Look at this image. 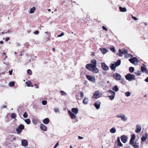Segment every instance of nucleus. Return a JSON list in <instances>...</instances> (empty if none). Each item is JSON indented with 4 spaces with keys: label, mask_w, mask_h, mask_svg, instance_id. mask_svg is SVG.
Listing matches in <instances>:
<instances>
[{
    "label": "nucleus",
    "mask_w": 148,
    "mask_h": 148,
    "mask_svg": "<svg viewBox=\"0 0 148 148\" xmlns=\"http://www.w3.org/2000/svg\"><path fill=\"white\" fill-rule=\"evenodd\" d=\"M110 50L112 52H115L116 50L115 48L114 47H110Z\"/></svg>",
    "instance_id": "obj_45"
},
{
    "label": "nucleus",
    "mask_w": 148,
    "mask_h": 148,
    "mask_svg": "<svg viewBox=\"0 0 148 148\" xmlns=\"http://www.w3.org/2000/svg\"><path fill=\"white\" fill-rule=\"evenodd\" d=\"M100 49L102 52V53L103 54H105L108 51V50L104 48H100Z\"/></svg>",
    "instance_id": "obj_21"
},
{
    "label": "nucleus",
    "mask_w": 148,
    "mask_h": 148,
    "mask_svg": "<svg viewBox=\"0 0 148 148\" xmlns=\"http://www.w3.org/2000/svg\"><path fill=\"white\" fill-rule=\"evenodd\" d=\"M80 97L81 98H83L84 97V93L82 92L81 91L80 92Z\"/></svg>",
    "instance_id": "obj_46"
},
{
    "label": "nucleus",
    "mask_w": 148,
    "mask_h": 148,
    "mask_svg": "<svg viewBox=\"0 0 148 148\" xmlns=\"http://www.w3.org/2000/svg\"><path fill=\"white\" fill-rule=\"evenodd\" d=\"M7 108V106L6 105H3L1 107V108Z\"/></svg>",
    "instance_id": "obj_57"
},
{
    "label": "nucleus",
    "mask_w": 148,
    "mask_h": 148,
    "mask_svg": "<svg viewBox=\"0 0 148 148\" xmlns=\"http://www.w3.org/2000/svg\"><path fill=\"white\" fill-rule=\"evenodd\" d=\"M24 126L22 125H20L16 129V131L18 134H20L22 131V130L24 129Z\"/></svg>",
    "instance_id": "obj_7"
},
{
    "label": "nucleus",
    "mask_w": 148,
    "mask_h": 148,
    "mask_svg": "<svg viewBox=\"0 0 148 148\" xmlns=\"http://www.w3.org/2000/svg\"><path fill=\"white\" fill-rule=\"evenodd\" d=\"M110 131L112 133H114L116 131V128L115 127H113L110 130Z\"/></svg>",
    "instance_id": "obj_28"
},
{
    "label": "nucleus",
    "mask_w": 148,
    "mask_h": 148,
    "mask_svg": "<svg viewBox=\"0 0 148 148\" xmlns=\"http://www.w3.org/2000/svg\"><path fill=\"white\" fill-rule=\"evenodd\" d=\"M102 93L99 90L95 92L93 96V98L97 99L101 97L102 95Z\"/></svg>",
    "instance_id": "obj_3"
},
{
    "label": "nucleus",
    "mask_w": 148,
    "mask_h": 148,
    "mask_svg": "<svg viewBox=\"0 0 148 148\" xmlns=\"http://www.w3.org/2000/svg\"><path fill=\"white\" fill-rule=\"evenodd\" d=\"M116 66L114 64H111V66H110V67L111 69L112 70H113L114 71H115Z\"/></svg>",
    "instance_id": "obj_20"
},
{
    "label": "nucleus",
    "mask_w": 148,
    "mask_h": 148,
    "mask_svg": "<svg viewBox=\"0 0 148 148\" xmlns=\"http://www.w3.org/2000/svg\"><path fill=\"white\" fill-rule=\"evenodd\" d=\"M101 104V102L100 101H97L95 102L94 104V106L97 109H98L100 108Z\"/></svg>",
    "instance_id": "obj_12"
},
{
    "label": "nucleus",
    "mask_w": 148,
    "mask_h": 148,
    "mask_svg": "<svg viewBox=\"0 0 148 148\" xmlns=\"http://www.w3.org/2000/svg\"><path fill=\"white\" fill-rule=\"evenodd\" d=\"M119 53H120L119 54V56H120L122 57L123 56V54H126L127 53V50H121L119 49Z\"/></svg>",
    "instance_id": "obj_8"
},
{
    "label": "nucleus",
    "mask_w": 148,
    "mask_h": 148,
    "mask_svg": "<svg viewBox=\"0 0 148 148\" xmlns=\"http://www.w3.org/2000/svg\"><path fill=\"white\" fill-rule=\"evenodd\" d=\"M16 116V114L14 113H12L11 115V117L12 119H15Z\"/></svg>",
    "instance_id": "obj_33"
},
{
    "label": "nucleus",
    "mask_w": 148,
    "mask_h": 148,
    "mask_svg": "<svg viewBox=\"0 0 148 148\" xmlns=\"http://www.w3.org/2000/svg\"><path fill=\"white\" fill-rule=\"evenodd\" d=\"M26 84L27 85V86L29 87L31 86L32 83L30 81H28L27 82H26Z\"/></svg>",
    "instance_id": "obj_32"
},
{
    "label": "nucleus",
    "mask_w": 148,
    "mask_h": 148,
    "mask_svg": "<svg viewBox=\"0 0 148 148\" xmlns=\"http://www.w3.org/2000/svg\"><path fill=\"white\" fill-rule=\"evenodd\" d=\"M39 33V32L38 31H36L34 32V34H38Z\"/></svg>",
    "instance_id": "obj_55"
},
{
    "label": "nucleus",
    "mask_w": 148,
    "mask_h": 148,
    "mask_svg": "<svg viewBox=\"0 0 148 148\" xmlns=\"http://www.w3.org/2000/svg\"><path fill=\"white\" fill-rule=\"evenodd\" d=\"M132 18L135 20H137L138 19L136 17L133 16L132 15Z\"/></svg>",
    "instance_id": "obj_56"
},
{
    "label": "nucleus",
    "mask_w": 148,
    "mask_h": 148,
    "mask_svg": "<svg viewBox=\"0 0 148 148\" xmlns=\"http://www.w3.org/2000/svg\"><path fill=\"white\" fill-rule=\"evenodd\" d=\"M148 136V134L146 133L145 134V136H143L141 138L142 141H145L146 140Z\"/></svg>",
    "instance_id": "obj_19"
},
{
    "label": "nucleus",
    "mask_w": 148,
    "mask_h": 148,
    "mask_svg": "<svg viewBox=\"0 0 148 148\" xmlns=\"http://www.w3.org/2000/svg\"><path fill=\"white\" fill-rule=\"evenodd\" d=\"M91 64H88L87 65H88L92 67L93 66H96L97 62L96 60L95 59L92 60L91 62Z\"/></svg>",
    "instance_id": "obj_11"
},
{
    "label": "nucleus",
    "mask_w": 148,
    "mask_h": 148,
    "mask_svg": "<svg viewBox=\"0 0 148 148\" xmlns=\"http://www.w3.org/2000/svg\"><path fill=\"white\" fill-rule=\"evenodd\" d=\"M21 145L24 147H26L28 144L27 141L26 140H21Z\"/></svg>",
    "instance_id": "obj_15"
},
{
    "label": "nucleus",
    "mask_w": 148,
    "mask_h": 148,
    "mask_svg": "<svg viewBox=\"0 0 148 148\" xmlns=\"http://www.w3.org/2000/svg\"><path fill=\"white\" fill-rule=\"evenodd\" d=\"M88 98L85 97L83 99L82 103L84 104H88Z\"/></svg>",
    "instance_id": "obj_22"
},
{
    "label": "nucleus",
    "mask_w": 148,
    "mask_h": 148,
    "mask_svg": "<svg viewBox=\"0 0 148 148\" xmlns=\"http://www.w3.org/2000/svg\"><path fill=\"white\" fill-rule=\"evenodd\" d=\"M15 82H10L9 84V85L10 87H13L14 86Z\"/></svg>",
    "instance_id": "obj_36"
},
{
    "label": "nucleus",
    "mask_w": 148,
    "mask_h": 148,
    "mask_svg": "<svg viewBox=\"0 0 148 148\" xmlns=\"http://www.w3.org/2000/svg\"><path fill=\"white\" fill-rule=\"evenodd\" d=\"M33 123L35 125H36L37 123L36 120L35 119H33L32 120Z\"/></svg>",
    "instance_id": "obj_44"
},
{
    "label": "nucleus",
    "mask_w": 148,
    "mask_h": 148,
    "mask_svg": "<svg viewBox=\"0 0 148 148\" xmlns=\"http://www.w3.org/2000/svg\"><path fill=\"white\" fill-rule=\"evenodd\" d=\"M134 68L132 67H130L129 68V70L130 72L132 73L134 71Z\"/></svg>",
    "instance_id": "obj_37"
},
{
    "label": "nucleus",
    "mask_w": 148,
    "mask_h": 148,
    "mask_svg": "<svg viewBox=\"0 0 148 148\" xmlns=\"http://www.w3.org/2000/svg\"><path fill=\"white\" fill-rule=\"evenodd\" d=\"M119 9L120 10V11L121 12H125L127 11L126 9L125 8H122L120 6L119 7Z\"/></svg>",
    "instance_id": "obj_24"
},
{
    "label": "nucleus",
    "mask_w": 148,
    "mask_h": 148,
    "mask_svg": "<svg viewBox=\"0 0 148 148\" xmlns=\"http://www.w3.org/2000/svg\"><path fill=\"white\" fill-rule=\"evenodd\" d=\"M36 10V8L34 7H33L32 8H31L29 13L30 14L33 13L34 12V11Z\"/></svg>",
    "instance_id": "obj_29"
},
{
    "label": "nucleus",
    "mask_w": 148,
    "mask_h": 148,
    "mask_svg": "<svg viewBox=\"0 0 148 148\" xmlns=\"http://www.w3.org/2000/svg\"><path fill=\"white\" fill-rule=\"evenodd\" d=\"M78 138L79 139H82L83 138V137H82L80 136H78Z\"/></svg>",
    "instance_id": "obj_64"
},
{
    "label": "nucleus",
    "mask_w": 148,
    "mask_h": 148,
    "mask_svg": "<svg viewBox=\"0 0 148 148\" xmlns=\"http://www.w3.org/2000/svg\"><path fill=\"white\" fill-rule=\"evenodd\" d=\"M12 71H9V73L10 75H12Z\"/></svg>",
    "instance_id": "obj_58"
},
{
    "label": "nucleus",
    "mask_w": 148,
    "mask_h": 148,
    "mask_svg": "<svg viewBox=\"0 0 148 148\" xmlns=\"http://www.w3.org/2000/svg\"><path fill=\"white\" fill-rule=\"evenodd\" d=\"M117 142H118V143L121 142H120V138H118H118Z\"/></svg>",
    "instance_id": "obj_60"
},
{
    "label": "nucleus",
    "mask_w": 148,
    "mask_h": 148,
    "mask_svg": "<svg viewBox=\"0 0 148 148\" xmlns=\"http://www.w3.org/2000/svg\"><path fill=\"white\" fill-rule=\"evenodd\" d=\"M129 56H130V57H133V55H132L127 54L125 56V57L126 58L128 57Z\"/></svg>",
    "instance_id": "obj_49"
},
{
    "label": "nucleus",
    "mask_w": 148,
    "mask_h": 148,
    "mask_svg": "<svg viewBox=\"0 0 148 148\" xmlns=\"http://www.w3.org/2000/svg\"><path fill=\"white\" fill-rule=\"evenodd\" d=\"M16 45L17 46H18L20 45V44L18 42H16Z\"/></svg>",
    "instance_id": "obj_62"
},
{
    "label": "nucleus",
    "mask_w": 148,
    "mask_h": 148,
    "mask_svg": "<svg viewBox=\"0 0 148 148\" xmlns=\"http://www.w3.org/2000/svg\"><path fill=\"white\" fill-rule=\"evenodd\" d=\"M25 122L27 124H29L30 123V120L29 119H27L25 120Z\"/></svg>",
    "instance_id": "obj_35"
},
{
    "label": "nucleus",
    "mask_w": 148,
    "mask_h": 148,
    "mask_svg": "<svg viewBox=\"0 0 148 148\" xmlns=\"http://www.w3.org/2000/svg\"><path fill=\"white\" fill-rule=\"evenodd\" d=\"M102 68L104 70L107 71L109 69V67L104 63H101V64Z\"/></svg>",
    "instance_id": "obj_10"
},
{
    "label": "nucleus",
    "mask_w": 148,
    "mask_h": 148,
    "mask_svg": "<svg viewBox=\"0 0 148 148\" xmlns=\"http://www.w3.org/2000/svg\"><path fill=\"white\" fill-rule=\"evenodd\" d=\"M113 77L114 79L119 81L121 79V75L118 73H115L113 75Z\"/></svg>",
    "instance_id": "obj_4"
},
{
    "label": "nucleus",
    "mask_w": 148,
    "mask_h": 148,
    "mask_svg": "<svg viewBox=\"0 0 148 148\" xmlns=\"http://www.w3.org/2000/svg\"><path fill=\"white\" fill-rule=\"evenodd\" d=\"M64 32H62L60 34L58 35V37H60L63 36H64Z\"/></svg>",
    "instance_id": "obj_50"
},
{
    "label": "nucleus",
    "mask_w": 148,
    "mask_h": 148,
    "mask_svg": "<svg viewBox=\"0 0 148 148\" xmlns=\"http://www.w3.org/2000/svg\"><path fill=\"white\" fill-rule=\"evenodd\" d=\"M54 110L56 113L60 112V111L58 108H54Z\"/></svg>",
    "instance_id": "obj_39"
},
{
    "label": "nucleus",
    "mask_w": 148,
    "mask_h": 148,
    "mask_svg": "<svg viewBox=\"0 0 148 148\" xmlns=\"http://www.w3.org/2000/svg\"><path fill=\"white\" fill-rule=\"evenodd\" d=\"M121 141L123 143H125L127 142V138L125 135L122 136L121 137Z\"/></svg>",
    "instance_id": "obj_16"
},
{
    "label": "nucleus",
    "mask_w": 148,
    "mask_h": 148,
    "mask_svg": "<svg viewBox=\"0 0 148 148\" xmlns=\"http://www.w3.org/2000/svg\"><path fill=\"white\" fill-rule=\"evenodd\" d=\"M108 97H109L110 99L111 100H113L114 99V95H110L108 96Z\"/></svg>",
    "instance_id": "obj_40"
},
{
    "label": "nucleus",
    "mask_w": 148,
    "mask_h": 148,
    "mask_svg": "<svg viewBox=\"0 0 148 148\" xmlns=\"http://www.w3.org/2000/svg\"><path fill=\"white\" fill-rule=\"evenodd\" d=\"M145 81L146 82H148V77L145 79Z\"/></svg>",
    "instance_id": "obj_59"
},
{
    "label": "nucleus",
    "mask_w": 148,
    "mask_h": 148,
    "mask_svg": "<svg viewBox=\"0 0 148 148\" xmlns=\"http://www.w3.org/2000/svg\"><path fill=\"white\" fill-rule=\"evenodd\" d=\"M68 113L69 114L70 116L72 119H74L76 118V114L73 113L70 110L68 111Z\"/></svg>",
    "instance_id": "obj_9"
},
{
    "label": "nucleus",
    "mask_w": 148,
    "mask_h": 148,
    "mask_svg": "<svg viewBox=\"0 0 148 148\" xmlns=\"http://www.w3.org/2000/svg\"><path fill=\"white\" fill-rule=\"evenodd\" d=\"M121 64V61L120 60H118L115 63V64L116 66H119Z\"/></svg>",
    "instance_id": "obj_27"
},
{
    "label": "nucleus",
    "mask_w": 148,
    "mask_h": 148,
    "mask_svg": "<svg viewBox=\"0 0 148 148\" xmlns=\"http://www.w3.org/2000/svg\"><path fill=\"white\" fill-rule=\"evenodd\" d=\"M96 66H90L88 65H86V68L90 71H91L94 73H98L99 70L96 67Z\"/></svg>",
    "instance_id": "obj_1"
},
{
    "label": "nucleus",
    "mask_w": 148,
    "mask_h": 148,
    "mask_svg": "<svg viewBox=\"0 0 148 148\" xmlns=\"http://www.w3.org/2000/svg\"><path fill=\"white\" fill-rule=\"evenodd\" d=\"M40 127L42 130L44 131H46L47 130V127L43 124H41L40 125Z\"/></svg>",
    "instance_id": "obj_17"
},
{
    "label": "nucleus",
    "mask_w": 148,
    "mask_h": 148,
    "mask_svg": "<svg viewBox=\"0 0 148 148\" xmlns=\"http://www.w3.org/2000/svg\"><path fill=\"white\" fill-rule=\"evenodd\" d=\"M49 122V120L48 118H46L44 119L43 121V123L46 124H48Z\"/></svg>",
    "instance_id": "obj_23"
},
{
    "label": "nucleus",
    "mask_w": 148,
    "mask_h": 148,
    "mask_svg": "<svg viewBox=\"0 0 148 148\" xmlns=\"http://www.w3.org/2000/svg\"><path fill=\"white\" fill-rule=\"evenodd\" d=\"M34 86H36V88H39L38 86L36 84H34Z\"/></svg>",
    "instance_id": "obj_61"
},
{
    "label": "nucleus",
    "mask_w": 148,
    "mask_h": 148,
    "mask_svg": "<svg viewBox=\"0 0 148 148\" xmlns=\"http://www.w3.org/2000/svg\"><path fill=\"white\" fill-rule=\"evenodd\" d=\"M123 115V114H118L116 116V117L118 118H120L121 119V118L122 117V115Z\"/></svg>",
    "instance_id": "obj_43"
},
{
    "label": "nucleus",
    "mask_w": 148,
    "mask_h": 148,
    "mask_svg": "<svg viewBox=\"0 0 148 148\" xmlns=\"http://www.w3.org/2000/svg\"><path fill=\"white\" fill-rule=\"evenodd\" d=\"M47 102L46 101L43 100L42 101V104L43 105H45L47 104Z\"/></svg>",
    "instance_id": "obj_48"
},
{
    "label": "nucleus",
    "mask_w": 148,
    "mask_h": 148,
    "mask_svg": "<svg viewBox=\"0 0 148 148\" xmlns=\"http://www.w3.org/2000/svg\"><path fill=\"white\" fill-rule=\"evenodd\" d=\"M23 117L25 118H27L28 116V114L26 112H25L23 115Z\"/></svg>",
    "instance_id": "obj_41"
},
{
    "label": "nucleus",
    "mask_w": 148,
    "mask_h": 148,
    "mask_svg": "<svg viewBox=\"0 0 148 148\" xmlns=\"http://www.w3.org/2000/svg\"><path fill=\"white\" fill-rule=\"evenodd\" d=\"M118 145L119 147H122L123 146V145L120 142L118 143Z\"/></svg>",
    "instance_id": "obj_53"
},
{
    "label": "nucleus",
    "mask_w": 148,
    "mask_h": 148,
    "mask_svg": "<svg viewBox=\"0 0 148 148\" xmlns=\"http://www.w3.org/2000/svg\"><path fill=\"white\" fill-rule=\"evenodd\" d=\"M126 79L129 81H132L135 80V76L134 75L129 73L125 76Z\"/></svg>",
    "instance_id": "obj_2"
},
{
    "label": "nucleus",
    "mask_w": 148,
    "mask_h": 148,
    "mask_svg": "<svg viewBox=\"0 0 148 148\" xmlns=\"http://www.w3.org/2000/svg\"><path fill=\"white\" fill-rule=\"evenodd\" d=\"M136 74L138 75H140L141 74L140 73V71H137L136 73Z\"/></svg>",
    "instance_id": "obj_52"
},
{
    "label": "nucleus",
    "mask_w": 148,
    "mask_h": 148,
    "mask_svg": "<svg viewBox=\"0 0 148 148\" xmlns=\"http://www.w3.org/2000/svg\"><path fill=\"white\" fill-rule=\"evenodd\" d=\"M27 73L28 74L31 75L32 74V71L30 69H28L27 70Z\"/></svg>",
    "instance_id": "obj_47"
},
{
    "label": "nucleus",
    "mask_w": 148,
    "mask_h": 148,
    "mask_svg": "<svg viewBox=\"0 0 148 148\" xmlns=\"http://www.w3.org/2000/svg\"><path fill=\"white\" fill-rule=\"evenodd\" d=\"M102 28L103 30L106 31H108V29L104 26H102Z\"/></svg>",
    "instance_id": "obj_54"
},
{
    "label": "nucleus",
    "mask_w": 148,
    "mask_h": 148,
    "mask_svg": "<svg viewBox=\"0 0 148 148\" xmlns=\"http://www.w3.org/2000/svg\"><path fill=\"white\" fill-rule=\"evenodd\" d=\"M125 96L127 97H129L131 95V93L129 91H127L125 92Z\"/></svg>",
    "instance_id": "obj_34"
},
{
    "label": "nucleus",
    "mask_w": 148,
    "mask_h": 148,
    "mask_svg": "<svg viewBox=\"0 0 148 148\" xmlns=\"http://www.w3.org/2000/svg\"><path fill=\"white\" fill-rule=\"evenodd\" d=\"M121 119L123 121H125L127 120V118L125 115L123 114L121 118Z\"/></svg>",
    "instance_id": "obj_26"
},
{
    "label": "nucleus",
    "mask_w": 148,
    "mask_h": 148,
    "mask_svg": "<svg viewBox=\"0 0 148 148\" xmlns=\"http://www.w3.org/2000/svg\"><path fill=\"white\" fill-rule=\"evenodd\" d=\"M129 61L132 64L135 65H137L139 62V60L136 57L130 59L129 60Z\"/></svg>",
    "instance_id": "obj_5"
},
{
    "label": "nucleus",
    "mask_w": 148,
    "mask_h": 148,
    "mask_svg": "<svg viewBox=\"0 0 148 148\" xmlns=\"http://www.w3.org/2000/svg\"><path fill=\"white\" fill-rule=\"evenodd\" d=\"M135 136L134 134L132 135L131 138L130 140V143L131 145H132L134 143V141L135 139Z\"/></svg>",
    "instance_id": "obj_14"
},
{
    "label": "nucleus",
    "mask_w": 148,
    "mask_h": 148,
    "mask_svg": "<svg viewBox=\"0 0 148 148\" xmlns=\"http://www.w3.org/2000/svg\"><path fill=\"white\" fill-rule=\"evenodd\" d=\"M112 89L115 92L118 91L119 90V88L116 85L113 86L112 87Z\"/></svg>",
    "instance_id": "obj_25"
},
{
    "label": "nucleus",
    "mask_w": 148,
    "mask_h": 148,
    "mask_svg": "<svg viewBox=\"0 0 148 148\" xmlns=\"http://www.w3.org/2000/svg\"><path fill=\"white\" fill-rule=\"evenodd\" d=\"M141 130V127L140 124H137L136 125V129L135 132L137 133H139Z\"/></svg>",
    "instance_id": "obj_13"
},
{
    "label": "nucleus",
    "mask_w": 148,
    "mask_h": 148,
    "mask_svg": "<svg viewBox=\"0 0 148 148\" xmlns=\"http://www.w3.org/2000/svg\"><path fill=\"white\" fill-rule=\"evenodd\" d=\"M108 92H109L110 94L111 95L115 96V92L111 90H109L108 91Z\"/></svg>",
    "instance_id": "obj_30"
},
{
    "label": "nucleus",
    "mask_w": 148,
    "mask_h": 148,
    "mask_svg": "<svg viewBox=\"0 0 148 148\" xmlns=\"http://www.w3.org/2000/svg\"><path fill=\"white\" fill-rule=\"evenodd\" d=\"M10 39L9 38H7L5 39V41H7L8 40Z\"/></svg>",
    "instance_id": "obj_63"
},
{
    "label": "nucleus",
    "mask_w": 148,
    "mask_h": 148,
    "mask_svg": "<svg viewBox=\"0 0 148 148\" xmlns=\"http://www.w3.org/2000/svg\"><path fill=\"white\" fill-rule=\"evenodd\" d=\"M60 92L61 93L62 95L65 96L67 95L66 93L63 91H62V90Z\"/></svg>",
    "instance_id": "obj_42"
},
{
    "label": "nucleus",
    "mask_w": 148,
    "mask_h": 148,
    "mask_svg": "<svg viewBox=\"0 0 148 148\" xmlns=\"http://www.w3.org/2000/svg\"><path fill=\"white\" fill-rule=\"evenodd\" d=\"M86 77L87 79L92 82L95 83V78L94 76L87 75Z\"/></svg>",
    "instance_id": "obj_6"
},
{
    "label": "nucleus",
    "mask_w": 148,
    "mask_h": 148,
    "mask_svg": "<svg viewBox=\"0 0 148 148\" xmlns=\"http://www.w3.org/2000/svg\"><path fill=\"white\" fill-rule=\"evenodd\" d=\"M71 111L75 114H77L78 113V109L76 108H73L71 109Z\"/></svg>",
    "instance_id": "obj_18"
},
{
    "label": "nucleus",
    "mask_w": 148,
    "mask_h": 148,
    "mask_svg": "<svg viewBox=\"0 0 148 148\" xmlns=\"http://www.w3.org/2000/svg\"><path fill=\"white\" fill-rule=\"evenodd\" d=\"M59 145V142H58L53 147V148H56V147L58 146Z\"/></svg>",
    "instance_id": "obj_51"
},
{
    "label": "nucleus",
    "mask_w": 148,
    "mask_h": 148,
    "mask_svg": "<svg viewBox=\"0 0 148 148\" xmlns=\"http://www.w3.org/2000/svg\"><path fill=\"white\" fill-rule=\"evenodd\" d=\"M135 148H138V144L135 143L132 145Z\"/></svg>",
    "instance_id": "obj_38"
},
{
    "label": "nucleus",
    "mask_w": 148,
    "mask_h": 148,
    "mask_svg": "<svg viewBox=\"0 0 148 148\" xmlns=\"http://www.w3.org/2000/svg\"><path fill=\"white\" fill-rule=\"evenodd\" d=\"M141 71L143 72H145L147 69L146 67L141 66Z\"/></svg>",
    "instance_id": "obj_31"
}]
</instances>
